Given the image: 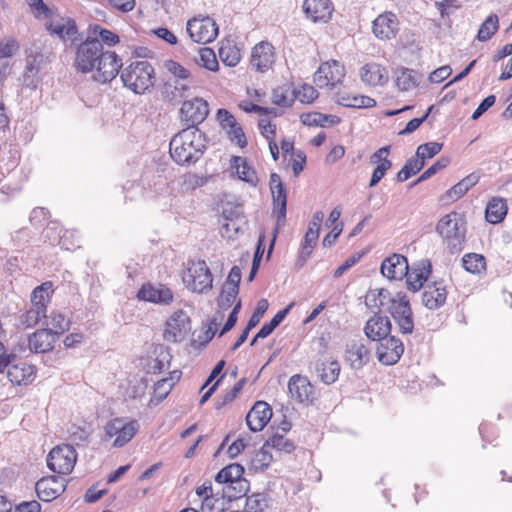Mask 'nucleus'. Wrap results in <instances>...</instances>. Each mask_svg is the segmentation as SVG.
<instances>
[{
  "label": "nucleus",
  "instance_id": "c756f323",
  "mask_svg": "<svg viewBox=\"0 0 512 512\" xmlns=\"http://www.w3.org/2000/svg\"><path fill=\"white\" fill-rule=\"evenodd\" d=\"M361 80L371 86L384 85L389 75L385 67L378 63H367L360 70Z\"/></svg>",
  "mask_w": 512,
  "mask_h": 512
},
{
  "label": "nucleus",
  "instance_id": "9b49d317",
  "mask_svg": "<svg viewBox=\"0 0 512 512\" xmlns=\"http://www.w3.org/2000/svg\"><path fill=\"white\" fill-rule=\"evenodd\" d=\"M5 355L9 356V363L5 366L7 378L14 385H28L36 375V369L33 365L20 361L16 354L8 352L5 348Z\"/></svg>",
  "mask_w": 512,
  "mask_h": 512
},
{
  "label": "nucleus",
  "instance_id": "6ab92c4d",
  "mask_svg": "<svg viewBox=\"0 0 512 512\" xmlns=\"http://www.w3.org/2000/svg\"><path fill=\"white\" fill-rule=\"evenodd\" d=\"M345 360L352 369L360 370L370 360V349L362 339L352 340L346 345Z\"/></svg>",
  "mask_w": 512,
  "mask_h": 512
},
{
  "label": "nucleus",
  "instance_id": "f8f14e48",
  "mask_svg": "<svg viewBox=\"0 0 512 512\" xmlns=\"http://www.w3.org/2000/svg\"><path fill=\"white\" fill-rule=\"evenodd\" d=\"M344 77V66L336 60H330L320 65L318 70L314 73L313 79L314 83L319 88H332L341 83Z\"/></svg>",
  "mask_w": 512,
  "mask_h": 512
},
{
  "label": "nucleus",
  "instance_id": "a19ab883",
  "mask_svg": "<svg viewBox=\"0 0 512 512\" xmlns=\"http://www.w3.org/2000/svg\"><path fill=\"white\" fill-rule=\"evenodd\" d=\"M266 447L272 448L279 453H291L295 449L294 443L280 433H274L266 440Z\"/></svg>",
  "mask_w": 512,
  "mask_h": 512
},
{
  "label": "nucleus",
  "instance_id": "2eb2a0df",
  "mask_svg": "<svg viewBox=\"0 0 512 512\" xmlns=\"http://www.w3.org/2000/svg\"><path fill=\"white\" fill-rule=\"evenodd\" d=\"M378 342L379 345L376 350L378 361L383 365L396 364L404 352L402 341L395 336L389 335Z\"/></svg>",
  "mask_w": 512,
  "mask_h": 512
},
{
  "label": "nucleus",
  "instance_id": "c85d7f7f",
  "mask_svg": "<svg viewBox=\"0 0 512 512\" xmlns=\"http://www.w3.org/2000/svg\"><path fill=\"white\" fill-rule=\"evenodd\" d=\"M57 340V333L52 329H40L29 337V348L35 353H46L53 349Z\"/></svg>",
  "mask_w": 512,
  "mask_h": 512
},
{
  "label": "nucleus",
  "instance_id": "412c9836",
  "mask_svg": "<svg viewBox=\"0 0 512 512\" xmlns=\"http://www.w3.org/2000/svg\"><path fill=\"white\" fill-rule=\"evenodd\" d=\"M447 299V290L444 281H435L424 287L422 303L429 310H437L442 307Z\"/></svg>",
  "mask_w": 512,
  "mask_h": 512
},
{
  "label": "nucleus",
  "instance_id": "13d9d810",
  "mask_svg": "<svg viewBox=\"0 0 512 512\" xmlns=\"http://www.w3.org/2000/svg\"><path fill=\"white\" fill-rule=\"evenodd\" d=\"M165 68L171 73L175 80H186L189 81L191 73L184 66L174 60H167L165 62Z\"/></svg>",
  "mask_w": 512,
  "mask_h": 512
},
{
  "label": "nucleus",
  "instance_id": "79ce46f5",
  "mask_svg": "<svg viewBox=\"0 0 512 512\" xmlns=\"http://www.w3.org/2000/svg\"><path fill=\"white\" fill-rule=\"evenodd\" d=\"M42 318H46V309L31 304V307L19 316V322L25 328L37 325Z\"/></svg>",
  "mask_w": 512,
  "mask_h": 512
},
{
  "label": "nucleus",
  "instance_id": "5fc2aeb1",
  "mask_svg": "<svg viewBox=\"0 0 512 512\" xmlns=\"http://www.w3.org/2000/svg\"><path fill=\"white\" fill-rule=\"evenodd\" d=\"M206 182V179L195 174V173H187L182 176L181 180V189L182 191H193L199 187H202Z\"/></svg>",
  "mask_w": 512,
  "mask_h": 512
},
{
  "label": "nucleus",
  "instance_id": "6e6d98bb",
  "mask_svg": "<svg viewBox=\"0 0 512 512\" xmlns=\"http://www.w3.org/2000/svg\"><path fill=\"white\" fill-rule=\"evenodd\" d=\"M442 144L439 142H427L418 146L416 150V157L422 159L432 158L438 154L442 149Z\"/></svg>",
  "mask_w": 512,
  "mask_h": 512
},
{
  "label": "nucleus",
  "instance_id": "c03bdc74",
  "mask_svg": "<svg viewBox=\"0 0 512 512\" xmlns=\"http://www.w3.org/2000/svg\"><path fill=\"white\" fill-rule=\"evenodd\" d=\"M395 82L402 91H409L417 86L415 72L407 68H401L396 71Z\"/></svg>",
  "mask_w": 512,
  "mask_h": 512
},
{
  "label": "nucleus",
  "instance_id": "774afa93",
  "mask_svg": "<svg viewBox=\"0 0 512 512\" xmlns=\"http://www.w3.org/2000/svg\"><path fill=\"white\" fill-rule=\"evenodd\" d=\"M217 120L225 131L233 128V126L237 124L236 118L228 110L223 108L217 111Z\"/></svg>",
  "mask_w": 512,
  "mask_h": 512
},
{
  "label": "nucleus",
  "instance_id": "e2e57ef3",
  "mask_svg": "<svg viewBox=\"0 0 512 512\" xmlns=\"http://www.w3.org/2000/svg\"><path fill=\"white\" fill-rule=\"evenodd\" d=\"M302 103H312L318 97V91L309 84L300 87L296 94Z\"/></svg>",
  "mask_w": 512,
  "mask_h": 512
},
{
  "label": "nucleus",
  "instance_id": "680f3d73",
  "mask_svg": "<svg viewBox=\"0 0 512 512\" xmlns=\"http://www.w3.org/2000/svg\"><path fill=\"white\" fill-rule=\"evenodd\" d=\"M28 4L33 15L40 20H43L53 11L43 2V0H28Z\"/></svg>",
  "mask_w": 512,
  "mask_h": 512
},
{
  "label": "nucleus",
  "instance_id": "8fccbe9b",
  "mask_svg": "<svg viewBox=\"0 0 512 512\" xmlns=\"http://www.w3.org/2000/svg\"><path fill=\"white\" fill-rule=\"evenodd\" d=\"M268 507V500L265 494L256 493L247 497L245 512H263Z\"/></svg>",
  "mask_w": 512,
  "mask_h": 512
},
{
  "label": "nucleus",
  "instance_id": "338daca9",
  "mask_svg": "<svg viewBox=\"0 0 512 512\" xmlns=\"http://www.w3.org/2000/svg\"><path fill=\"white\" fill-rule=\"evenodd\" d=\"M448 164V158H440L438 161H436L432 166H430L426 171L422 173L417 182H422L429 179L430 177L438 173L440 170L444 169Z\"/></svg>",
  "mask_w": 512,
  "mask_h": 512
},
{
  "label": "nucleus",
  "instance_id": "393cba45",
  "mask_svg": "<svg viewBox=\"0 0 512 512\" xmlns=\"http://www.w3.org/2000/svg\"><path fill=\"white\" fill-rule=\"evenodd\" d=\"M381 273L391 280H402L408 273L407 258L401 254L387 257L381 264Z\"/></svg>",
  "mask_w": 512,
  "mask_h": 512
},
{
  "label": "nucleus",
  "instance_id": "f03ea898",
  "mask_svg": "<svg viewBox=\"0 0 512 512\" xmlns=\"http://www.w3.org/2000/svg\"><path fill=\"white\" fill-rule=\"evenodd\" d=\"M204 150V136L196 127H187L181 130L169 144L170 155L179 165L195 163L202 156Z\"/></svg>",
  "mask_w": 512,
  "mask_h": 512
},
{
  "label": "nucleus",
  "instance_id": "c9c22d12",
  "mask_svg": "<svg viewBox=\"0 0 512 512\" xmlns=\"http://www.w3.org/2000/svg\"><path fill=\"white\" fill-rule=\"evenodd\" d=\"M507 214V205L502 198H492L486 207V220L492 224H498L505 218Z\"/></svg>",
  "mask_w": 512,
  "mask_h": 512
},
{
  "label": "nucleus",
  "instance_id": "4d7b16f0",
  "mask_svg": "<svg viewBox=\"0 0 512 512\" xmlns=\"http://www.w3.org/2000/svg\"><path fill=\"white\" fill-rule=\"evenodd\" d=\"M318 240V236L314 235L312 232H306L303 240V244L300 250L299 258L301 260V265H303L306 260L310 257L316 243Z\"/></svg>",
  "mask_w": 512,
  "mask_h": 512
},
{
  "label": "nucleus",
  "instance_id": "423d86ee",
  "mask_svg": "<svg viewBox=\"0 0 512 512\" xmlns=\"http://www.w3.org/2000/svg\"><path fill=\"white\" fill-rule=\"evenodd\" d=\"M139 430V423L136 420L125 418H114L104 426V441L113 440L112 446L121 448L125 446L136 435Z\"/></svg>",
  "mask_w": 512,
  "mask_h": 512
},
{
  "label": "nucleus",
  "instance_id": "aec40b11",
  "mask_svg": "<svg viewBox=\"0 0 512 512\" xmlns=\"http://www.w3.org/2000/svg\"><path fill=\"white\" fill-rule=\"evenodd\" d=\"M270 190L273 200V209L278 220H284L287 211V193L281 177L277 173L270 175Z\"/></svg>",
  "mask_w": 512,
  "mask_h": 512
},
{
  "label": "nucleus",
  "instance_id": "e433bc0d",
  "mask_svg": "<svg viewBox=\"0 0 512 512\" xmlns=\"http://www.w3.org/2000/svg\"><path fill=\"white\" fill-rule=\"evenodd\" d=\"M301 121L306 126L330 127L340 123V117L320 112H312L301 115Z\"/></svg>",
  "mask_w": 512,
  "mask_h": 512
},
{
  "label": "nucleus",
  "instance_id": "864d4df0",
  "mask_svg": "<svg viewBox=\"0 0 512 512\" xmlns=\"http://www.w3.org/2000/svg\"><path fill=\"white\" fill-rule=\"evenodd\" d=\"M172 388V384H169V380L161 379L157 381V383L154 386V391L150 403L154 405L159 404L167 397Z\"/></svg>",
  "mask_w": 512,
  "mask_h": 512
},
{
  "label": "nucleus",
  "instance_id": "09e8293b",
  "mask_svg": "<svg viewBox=\"0 0 512 512\" xmlns=\"http://www.w3.org/2000/svg\"><path fill=\"white\" fill-rule=\"evenodd\" d=\"M90 31L93 35L92 38H100L99 41L101 42V44L104 43L108 46H114L120 40L117 34L108 29L102 28L99 25L91 26Z\"/></svg>",
  "mask_w": 512,
  "mask_h": 512
},
{
  "label": "nucleus",
  "instance_id": "7ed1b4c3",
  "mask_svg": "<svg viewBox=\"0 0 512 512\" xmlns=\"http://www.w3.org/2000/svg\"><path fill=\"white\" fill-rule=\"evenodd\" d=\"M437 232L452 253L460 252L466 241V221L458 212L443 216L437 223Z\"/></svg>",
  "mask_w": 512,
  "mask_h": 512
},
{
  "label": "nucleus",
  "instance_id": "dca6fc26",
  "mask_svg": "<svg viewBox=\"0 0 512 512\" xmlns=\"http://www.w3.org/2000/svg\"><path fill=\"white\" fill-rule=\"evenodd\" d=\"M276 60L275 49L269 42L256 44L251 52V66L258 72L264 73L272 68Z\"/></svg>",
  "mask_w": 512,
  "mask_h": 512
},
{
  "label": "nucleus",
  "instance_id": "603ef678",
  "mask_svg": "<svg viewBox=\"0 0 512 512\" xmlns=\"http://www.w3.org/2000/svg\"><path fill=\"white\" fill-rule=\"evenodd\" d=\"M69 324L70 321L67 320L63 314L58 312H52L47 322L49 326L48 329H52L54 333H57L58 337L69 328Z\"/></svg>",
  "mask_w": 512,
  "mask_h": 512
},
{
  "label": "nucleus",
  "instance_id": "39448f33",
  "mask_svg": "<svg viewBox=\"0 0 512 512\" xmlns=\"http://www.w3.org/2000/svg\"><path fill=\"white\" fill-rule=\"evenodd\" d=\"M43 21L46 30L52 37H57L64 43L70 42V45L80 40L78 27L71 17L62 16L52 11Z\"/></svg>",
  "mask_w": 512,
  "mask_h": 512
},
{
  "label": "nucleus",
  "instance_id": "a18cd8bd",
  "mask_svg": "<svg viewBox=\"0 0 512 512\" xmlns=\"http://www.w3.org/2000/svg\"><path fill=\"white\" fill-rule=\"evenodd\" d=\"M498 17L496 14H491L480 26L477 34V39L481 42L489 40L498 30Z\"/></svg>",
  "mask_w": 512,
  "mask_h": 512
},
{
  "label": "nucleus",
  "instance_id": "0e129e2a",
  "mask_svg": "<svg viewBox=\"0 0 512 512\" xmlns=\"http://www.w3.org/2000/svg\"><path fill=\"white\" fill-rule=\"evenodd\" d=\"M239 225L232 219L224 215V221L221 223L220 234L222 237L232 239L239 231Z\"/></svg>",
  "mask_w": 512,
  "mask_h": 512
},
{
  "label": "nucleus",
  "instance_id": "1a4fd4ad",
  "mask_svg": "<svg viewBox=\"0 0 512 512\" xmlns=\"http://www.w3.org/2000/svg\"><path fill=\"white\" fill-rule=\"evenodd\" d=\"M77 453L73 446L63 444L54 447L47 456L48 468L58 474H70L76 464Z\"/></svg>",
  "mask_w": 512,
  "mask_h": 512
},
{
  "label": "nucleus",
  "instance_id": "4c0bfd02",
  "mask_svg": "<svg viewBox=\"0 0 512 512\" xmlns=\"http://www.w3.org/2000/svg\"><path fill=\"white\" fill-rule=\"evenodd\" d=\"M194 84L193 77H189V81L186 80H174L173 82H167L165 84V94L170 101H176L186 96Z\"/></svg>",
  "mask_w": 512,
  "mask_h": 512
},
{
  "label": "nucleus",
  "instance_id": "4468645a",
  "mask_svg": "<svg viewBox=\"0 0 512 512\" xmlns=\"http://www.w3.org/2000/svg\"><path fill=\"white\" fill-rule=\"evenodd\" d=\"M208 114V103L200 97L184 101L180 108L181 119L187 123L188 127H196L206 119Z\"/></svg>",
  "mask_w": 512,
  "mask_h": 512
},
{
  "label": "nucleus",
  "instance_id": "a211bd4d",
  "mask_svg": "<svg viewBox=\"0 0 512 512\" xmlns=\"http://www.w3.org/2000/svg\"><path fill=\"white\" fill-rule=\"evenodd\" d=\"M40 500L50 502L59 497L66 489V481L58 476L40 479L35 486Z\"/></svg>",
  "mask_w": 512,
  "mask_h": 512
},
{
  "label": "nucleus",
  "instance_id": "69168bd1",
  "mask_svg": "<svg viewBox=\"0 0 512 512\" xmlns=\"http://www.w3.org/2000/svg\"><path fill=\"white\" fill-rule=\"evenodd\" d=\"M226 132L228 134L229 139L232 142H235L239 147L244 148L247 146L245 134L238 123L234 125L233 128L227 129Z\"/></svg>",
  "mask_w": 512,
  "mask_h": 512
},
{
  "label": "nucleus",
  "instance_id": "3c124183",
  "mask_svg": "<svg viewBox=\"0 0 512 512\" xmlns=\"http://www.w3.org/2000/svg\"><path fill=\"white\" fill-rule=\"evenodd\" d=\"M169 365V354L167 352L161 351L159 356L150 359L147 362L146 369L148 373L159 374L163 372L165 369L169 368Z\"/></svg>",
  "mask_w": 512,
  "mask_h": 512
},
{
  "label": "nucleus",
  "instance_id": "9d476101",
  "mask_svg": "<svg viewBox=\"0 0 512 512\" xmlns=\"http://www.w3.org/2000/svg\"><path fill=\"white\" fill-rule=\"evenodd\" d=\"M186 31L194 42L208 44L216 39L219 28L211 17L205 16L190 19L187 22Z\"/></svg>",
  "mask_w": 512,
  "mask_h": 512
},
{
  "label": "nucleus",
  "instance_id": "6e6552de",
  "mask_svg": "<svg viewBox=\"0 0 512 512\" xmlns=\"http://www.w3.org/2000/svg\"><path fill=\"white\" fill-rule=\"evenodd\" d=\"M402 334H411L414 330L413 313L410 301L404 292H397L387 308Z\"/></svg>",
  "mask_w": 512,
  "mask_h": 512
},
{
  "label": "nucleus",
  "instance_id": "473e14b6",
  "mask_svg": "<svg viewBox=\"0 0 512 512\" xmlns=\"http://www.w3.org/2000/svg\"><path fill=\"white\" fill-rule=\"evenodd\" d=\"M392 299L393 296L387 289H370L365 295V305L371 310L379 311L382 308H385L387 310Z\"/></svg>",
  "mask_w": 512,
  "mask_h": 512
},
{
  "label": "nucleus",
  "instance_id": "0eeeda50",
  "mask_svg": "<svg viewBox=\"0 0 512 512\" xmlns=\"http://www.w3.org/2000/svg\"><path fill=\"white\" fill-rule=\"evenodd\" d=\"M182 280L185 286L197 293H205L212 288L213 277L204 260L190 261Z\"/></svg>",
  "mask_w": 512,
  "mask_h": 512
},
{
  "label": "nucleus",
  "instance_id": "5701e85b",
  "mask_svg": "<svg viewBox=\"0 0 512 512\" xmlns=\"http://www.w3.org/2000/svg\"><path fill=\"white\" fill-rule=\"evenodd\" d=\"M272 417L271 407L264 401L254 404L246 416V423L253 432L261 431Z\"/></svg>",
  "mask_w": 512,
  "mask_h": 512
},
{
  "label": "nucleus",
  "instance_id": "bf43d9fd",
  "mask_svg": "<svg viewBox=\"0 0 512 512\" xmlns=\"http://www.w3.org/2000/svg\"><path fill=\"white\" fill-rule=\"evenodd\" d=\"M200 64L210 71H217L218 61L214 51L210 48L200 49Z\"/></svg>",
  "mask_w": 512,
  "mask_h": 512
},
{
  "label": "nucleus",
  "instance_id": "de8ad7c7",
  "mask_svg": "<svg viewBox=\"0 0 512 512\" xmlns=\"http://www.w3.org/2000/svg\"><path fill=\"white\" fill-rule=\"evenodd\" d=\"M268 449L269 447H266V443H264L263 447L251 458V466L255 470H264L272 462L273 457Z\"/></svg>",
  "mask_w": 512,
  "mask_h": 512
},
{
  "label": "nucleus",
  "instance_id": "72a5a7b5",
  "mask_svg": "<svg viewBox=\"0 0 512 512\" xmlns=\"http://www.w3.org/2000/svg\"><path fill=\"white\" fill-rule=\"evenodd\" d=\"M231 168L235 170L237 176L242 181L256 186L258 183L257 173L254 168L248 163L246 158L241 156H234L231 160Z\"/></svg>",
  "mask_w": 512,
  "mask_h": 512
},
{
  "label": "nucleus",
  "instance_id": "20e7f679",
  "mask_svg": "<svg viewBox=\"0 0 512 512\" xmlns=\"http://www.w3.org/2000/svg\"><path fill=\"white\" fill-rule=\"evenodd\" d=\"M121 80L125 87L136 94L145 93L154 84V69L145 60L135 61L121 72Z\"/></svg>",
  "mask_w": 512,
  "mask_h": 512
},
{
  "label": "nucleus",
  "instance_id": "2f4dec72",
  "mask_svg": "<svg viewBox=\"0 0 512 512\" xmlns=\"http://www.w3.org/2000/svg\"><path fill=\"white\" fill-rule=\"evenodd\" d=\"M315 370L320 380L329 385L338 379L341 367L337 360L327 357L316 363Z\"/></svg>",
  "mask_w": 512,
  "mask_h": 512
},
{
  "label": "nucleus",
  "instance_id": "58836bf2",
  "mask_svg": "<svg viewBox=\"0 0 512 512\" xmlns=\"http://www.w3.org/2000/svg\"><path fill=\"white\" fill-rule=\"evenodd\" d=\"M53 293V284L50 281L37 286L31 293V304L47 310V304L50 302Z\"/></svg>",
  "mask_w": 512,
  "mask_h": 512
},
{
  "label": "nucleus",
  "instance_id": "b1692460",
  "mask_svg": "<svg viewBox=\"0 0 512 512\" xmlns=\"http://www.w3.org/2000/svg\"><path fill=\"white\" fill-rule=\"evenodd\" d=\"M430 274L431 263L429 260H422L411 268L408 266V273L404 276L406 277L407 288L413 292L420 290Z\"/></svg>",
  "mask_w": 512,
  "mask_h": 512
},
{
  "label": "nucleus",
  "instance_id": "052dcab7",
  "mask_svg": "<svg viewBox=\"0 0 512 512\" xmlns=\"http://www.w3.org/2000/svg\"><path fill=\"white\" fill-rule=\"evenodd\" d=\"M238 292L239 290L223 287L218 300L219 307L228 309L235 302Z\"/></svg>",
  "mask_w": 512,
  "mask_h": 512
},
{
  "label": "nucleus",
  "instance_id": "37998d69",
  "mask_svg": "<svg viewBox=\"0 0 512 512\" xmlns=\"http://www.w3.org/2000/svg\"><path fill=\"white\" fill-rule=\"evenodd\" d=\"M219 57L225 65L229 67H234L239 63L241 59V53L240 50L235 45H232L230 42H227L225 44L223 43L220 46Z\"/></svg>",
  "mask_w": 512,
  "mask_h": 512
},
{
  "label": "nucleus",
  "instance_id": "ddd939ff",
  "mask_svg": "<svg viewBox=\"0 0 512 512\" xmlns=\"http://www.w3.org/2000/svg\"><path fill=\"white\" fill-rule=\"evenodd\" d=\"M190 329L189 317L183 310H178L166 321L163 338L167 342H181L188 335Z\"/></svg>",
  "mask_w": 512,
  "mask_h": 512
},
{
  "label": "nucleus",
  "instance_id": "cd10ccee",
  "mask_svg": "<svg viewBox=\"0 0 512 512\" xmlns=\"http://www.w3.org/2000/svg\"><path fill=\"white\" fill-rule=\"evenodd\" d=\"M391 322L387 316L375 314L364 327L365 335L373 340L379 341L390 335Z\"/></svg>",
  "mask_w": 512,
  "mask_h": 512
},
{
  "label": "nucleus",
  "instance_id": "a878e982",
  "mask_svg": "<svg viewBox=\"0 0 512 512\" xmlns=\"http://www.w3.org/2000/svg\"><path fill=\"white\" fill-rule=\"evenodd\" d=\"M389 152L390 146H384L370 156V163L377 164L370 179V187L376 186L391 168L392 163L388 159Z\"/></svg>",
  "mask_w": 512,
  "mask_h": 512
},
{
  "label": "nucleus",
  "instance_id": "bb28decb",
  "mask_svg": "<svg viewBox=\"0 0 512 512\" xmlns=\"http://www.w3.org/2000/svg\"><path fill=\"white\" fill-rule=\"evenodd\" d=\"M303 9L313 22H327L333 11L330 0H305Z\"/></svg>",
  "mask_w": 512,
  "mask_h": 512
},
{
  "label": "nucleus",
  "instance_id": "7c9ffc66",
  "mask_svg": "<svg viewBox=\"0 0 512 512\" xmlns=\"http://www.w3.org/2000/svg\"><path fill=\"white\" fill-rule=\"evenodd\" d=\"M288 390L293 399L298 402H306L311 399L313 386L306 377L294 375L289 379Z\"/></svg>",
  "mask_w": 512,
  "mask_h": 512
},
{
  "label": "nucleus",
  "instance_id": "f704fd0d",
  "mask_svg": "<svg viewBox=\"0 0 512 512\" xmlns=\"http://www.w3.org/2000/svg\"><path fill=\"white\" fill-rule=\"evenodd\" d=\"M243 473L244 468L240 464L233 463L221 469L216 474L215 481L220 484H230L231 486L234 484L242 485Z\"/></svg>",
  "mask_w": 512,
  "mask_h": 512
},
{
  "label": "nucleus",
  "instance_id": "ea45409f",
  "mask_svg": "<svg viewBox=\"0 0 512 512\" xmlns=\"http://www.w3.org/2000/svg\"><path fill=\"white\" fill-rule=\"evenodd\" d=\"M462 266L469 273L480 274L486 269V260L481 254L468 253L462 258Z\"/></svg>",
  "mask_w": 512,
  "mask_h": 512
},
{
  "label": "nucleus",
  "instance_id": "49530a36",
  "mask_svg": "<svg viewBox=\"0 0 512 512\" xmlns=\"http://www.w3.org/2000/svg\"><path fill=\"white\" fill-rule=\"evenodd\" d=\"M424 164L425 162L417 157L408 159L398 172L397 181L404 182L408 180L411 176L419 172L423 168Z\"/></svg>",
  "mask_w": 512,
  "mask_h": 512
},
{
  "label": "nucleus",
  "instance_id": "f257e3e1",
  "mask_svg": "<svg viewBox=\"0 0 512 512\" xmlns=\"http://www.w3.org/2000/svg\"><path fill=\"white\" fill-rule=\"evenodd\" d=\"M122 59L114 51L104 50L98 38L88 37L76 50L75 67L82 73L94 72V80H113L122 67Z\"/></svg>",
  "mask_w": 512,
  "mask_h": 512
},
{
  "label": "nucleus",
  "instance_id": "f3484780",
  "mask_svg": "<svg viewBox=\"0 0 512 512\" xmlns=\"http://www.w3.org/2000/svg\"><path fill=\"white\" fill-rule=\"evenodd\" d=\"M399 31V21L396 14L384 12L378 15L372 23V32L379 40L393 39Z\"/></svg>",
  "mask_w": 512,
  "mask_h": 512
},
{
  "label": "nucleus",
  "instance_id": "4be33fe9",
  "mask_svg": "<svg viewBox=\"0 0 512 512\" xmlns=\"http://www.w3.org/2000/svg\"><path fill=\"white\" fill-rule=\"evenodd\" d=\"M138 299L156 304L169 305L173 301V293L165 285L145 284L137 294Z\"/></svg>",
  "mask_w": 512,
  "mask_h": 512
}]
</instances>
